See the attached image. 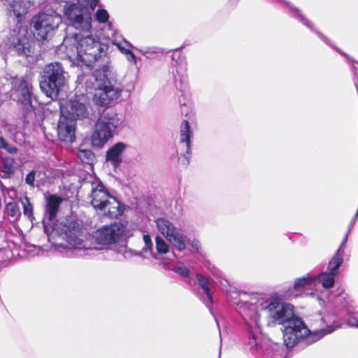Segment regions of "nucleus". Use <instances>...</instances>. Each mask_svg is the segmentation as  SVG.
Returning <instances> with one entry per match:
<instances>
[{
    "label": "nucleus",
    "mask_w": 358,
    "mask_h": 358,
    "mask_svg": "<svg viewBox=\"0 0 358 358\" xmlns=\"http://www.w3.org/2000/svg\"><path fill=\"white\" fill-rule=\"evenodd\" d=\"M65 228L62 236L66 246L62 243L53 244L55 250L61 252L62 249H65L66 255L69 257L85 255L90 250H100L101 245L113 244L126 236L125 226L120 222L100 227L92 234L85 233L75 223Z\"/></svg>",
    "instance_id": "f03ea898"
},
{
    "label": "nucleus",
    "mask_w": 358,
    "mask_h": 358,
    "mask_svg": "<svg viewBox=\"0 0 358 358\" xmlns=\"http://www.w3.org/2000/svg\"><path fill=\"white\" fill-rule=\"evenodd\" d=\"M21 203L23 207L24 215L29 218H31L33 217V205L31 203L29 198L27 196H24L21 199Z\"/></svg>",
    "instance_id": "4be33fe9"
},
{
    "label": "nucleus",
    "mask_w": 358,
    "mask_h": 358,
    "mask_svg": "<svg viewBox=\"0 0 358 358\" xmlns=\"http://www.w3.org/2000/svg\"><path fill=\"white\" fill-rule=\"evenodd\" d=\"M140 51L142 52L143 55L146 56L147 57H150V55L152 54L163 53L162 50L158 47L147 48L144 50H141Z\"/></svg>",
    "instance_id": "c85d7f7f"
},
{
    "label": "nucleus",
    "mask_w": 358,
    "mask_h": 358,
    "mask_svg": "<svg viewBox=\"0 0 358 358\" xmlns=\"http://www.w3.org/2000/svg\"><path fill=\"white\" fill-rule=\"evenodd\" d=\"M191 134L188 122L187 120L182 121L178 150L180 152V155L182 156L181 162L183 164H187L189 163Z\"/></svg>",
    "instance_id": "9b49d317"
},
{
    "label": "nucleus",
    "mask_w": 358,
    "mask_h": 358,
    "mask_svg": "<svg viewBox=\"0 0 358 358\" xmlns=\"http://www.w3.org/2000/svg\"><path fill=\"white\" fill-rule=\"evenodd\" d=\"M63 199L56 195H50L47 197L45 213L50 220H53L57 215L59 206Z\"/></svg>",
    "instance_id": "2eb2a0df"
},
{
    "label": "nucleus",
    "mask_w": 358,
    "mask_h": 358,
    "mask_svg": "<svg viewBox=\"0 0 358 358\" xmlns=\"http://www.w3.org/2000/svg\"><path fill=\"white\" fill-rule=\"evenodd\" d=\"M61 22V16L54 11L40 13L38 15L34 17L31 20L34 36L38 41L48 39Z\"/></svg>",
    "instance_id": "6e6552de"
},
{
    "label": "nucleus",
    "mask_w": 358,
    "mask_h": 358,
    "mask_svg": "<svg viewBox=\"0 0 358 358\" xmlns=\"http://www.w3.org/2000/svg\"><path fill=\"white\" fill-rule=\"evenodd\" d=\"M55 231H53L52 234L50 235V236L49 237V240L50 241L51 238H54L55 237Z\"/></svg>",
    "instance_id": "79ce46f5"
},
{
    "label": "nucleus",
    "mask_w": 358,
    "mask_h": 358,
    "mask_svg": "<svg viewBox=\"0 0 358 358\" xmlns=\"http://www.w3.org/2000/svg\"><path fill=\"white\" fill-rule=\"evenodd\" d=\"M196 280L198 281L199 285L203 289V292L206 295L207 300L206 301V306L211 305L213 302L212 294L210 292V287L213 285V282L211 280L202 276L200 274L196 275Z\"/></svg>",
    "instance_id": "f3484780"
},
{
    "label": "nucleus",
    "mask_w": 358,
    "mask_h": 358,
    "mask_svg": "<svg viewBox=\"0 0 358 358\" xmlns=\"http://www.w3.org/2000/svg\"><path fill=\"white\" fill-rule=\"evenodd\" d=\"M121 124L122 120L115 110H103L99 115L91 137L92 145L97 148L103 147Z\"/></svg>",
    "instance_id": "423d86ee"
},
{
    "label": "nucleus",
    "mask_w": 358,
    "mask_h": 358,
    "mask_svg": "<svg viewBox=\"0 0 358 358\" xmlns=\"http://www.w3.org/2000/svg\"><path fill=\"white\" fill-rule=\"evenodd\" d=\"M348 324L350 327H358V321L356 320H349L348 321Z\"/></svg>",
    "instance_id": "4c0bfd02"
},
{
    "label": "nucleus",
    "mask_w": 358,
    "mask_h": 358,
    "mask_svg": "<svg viewBox=\"0 0 358 358\" xmlns=\"http://www.w3.org/2000/svg\"><path fill=\"white\" fill-rule=\"evenodd\" d=\"M87 81L92 82L91 87L95 90L93 100L99 106L109 105L120 97L122 91L121 82L116 79L115 72L108 64L96 69Z\"/></svg>",
    "instance_id": "20e7f679"
},
{
    "label": "nucleus",
    "mask_w": 358,
    "mask_h": 358,
    "mask_svg": "<svg viewBox=\"0 0 358 358\" xmlns=\"http://www.w3.org/2000/svg\"><path fill=\"white\" fill-rule=\"evenodd\" d=\"M61 49L64 48L69 59L76 57L79 65L91 66L96 61L105 55L107 46L101 43L97 37L75 34L72 37L64 39Z\"/></svg>",
    "instance_id": "7ed1b4c3"
},
{
    "label": "nucleus",
    "mask_w": 358,
    "mask_h": 358,
    "mask_svg": "<svg viewBox=\"0 0 358 358\" xmlns=\"http://www.w3.org/2000/svg\"><path fill=\"white\" fill-rule=\"evenodd\" d=\"M342 55H345L349 60L353 62V60L348 55H347L346 54L342 53Z\"/></svg>",
    "instance_id": "37998d69"
},
{
    "label": "nucleus",
    "mask_w": 358,
    "mask_h": 358,
    "mask_svg": "<svg viewBox=\"0 0 358 358\" xmlns=\"http://www.w3.org/2000/svg\"><path fill=\"white\" fill-rule=\"evenodd\" d=\"M83 99L78 96H73L60 100L61 116L74 122L87 117L89 109Z\"/></svg>",
    "instance_id": "1a4fd4ad"
},
{
    "label": "nucleus",
    "mask_w": 358,
    "mask_h": 358,
    "mask_svg": "<svg viewBox=\"0 0 358 358\" xmlns=\"http://www.w3.org/2000/svg\"><path fill=\"white\" fill-rule=\"evenodd\" d=\"M317 35L319 36V37L324 42L326 43L328 45H330V42H329V40L326 37L324 36L323 34H322L320 32H317Z\"/></svg>",
    "instance_id": "e433bc0d"
},
{
    "label": "nucleus",
    "mask_w": 358,
    "mask_h": 358,
    "mask_svg": "<svg viewBox=\"0 0 358 358\" xmlns=\"http://www.w3.org/2000/svg\"><path fill=\"white\" fill-rule=\"evenodd\" d=\"M76 122L61 116L57 126V134L59 139L65 142H73L75 140Z\"/></svg>",
    "instance_id": "ddd939ff"
},
{
    "label": "nucleus",
    "mask_w": 358,
    "mask_h": 358,
    "mask_svg": "<svg viewBox=\"0 0 358 358\" xmlns=\"http://www.w3.org/2000/svg\"><path fill=\"white\" fill-rule=\"evenodd\" d=\"M14 87L19 101L27 110L31 108L32 85L23 79H17L14 82Z\"/></svg>",
    "instance_id": "f8f14e48"
},
{
    "label": "nucleus",
    "mask_w": 358,
    "mask_h": 358,
    "mask_svg": "<svg viewBox=\"0 0 358 358\" xmlns=\"http://www.w3.org/2000/svg\"><path fill=\"white\" fill-rule=\"evenodd\" d=\"M0 149L4 150L7 153L14 155L18 151L16 146L9 143L3 137H0Z\"/></svg>",
    "instance_id": "5701e85b"
},
{
    "label": "nucleus",
    "mask_w": 358,
    "mask_h": 358,
    "mask_svg": "<svg viewBox=\"0 0 358 358\" xmlns=\"http://www.w3.org/2000/svg\"><path fill=\"white\" fill-rule=\"evenodd\" d=\"M40 173L35 170H32L28 174H27L25 177V183L31 187H38V184H36L35 182H38L36 180V178L38 177Z\"/></svg>",
    "instance_id": "b1692460"
},
{
    "label": "nucleus",
    "mask_w": 358,
    "mask_h": 358,
    "mask_svg": "<svg viewBox=\"0 0 358 358\" xmlns=\"http://www.w3.org/2000/svg\"><path fill=\"white\" fill-rule=\"evenodd\" d=\"M315 275L307 274L305 276L298 278L294 283V289H299L308 285H313L315 287Z\"/></svg>",
    "instance_id": "6ab92c4d"
},
{
    "label": "nucleus",
    "mask_w": 358,
    "mask_h": 358,
    "mask_svg": "<svg viewBox=\"0 0 358 358\" xmlns=\"http://www.w3.org/2000/svg\"><path fill=\"white\" fill-rule=\"evenodd\" d=\"M66 83L65 72L60 63H50L44 67L40 87L48 97L52 99L57 98Z\"/></svg>",
    "instance_id": "0eeeda50"
},
{
    "label": "nucleus",
    "mask_w": 358,
    "mask_h": 358,
    "mask_svg": "<svg viewBox=\"0 0 358 358\" xmlns=\"http://www.w3.org/2000/svg\"><path fill=\"white\" fill-rule=\"evenodd\" d=\"M175 271L182 276H187L189 273V269L184 266L176 268Z\"/></svg>",
    "instance_id": "473e14b6"
},
{
    "label": "nucleus",
    "mask_w": 358,
    "mask_h": 358,
    "mask_svg": "<svg viewBox=\"0 0 358 358\" xmlns=\"http://www.w3.org/2000/svg\"><path fill=\"white\" fill-rule=\"evenodd\" d=\"M189 245L192 248V252H198L199 251L200 244L198 240L195 238L190 240V238L187 236L186 245Z\"/></svg>",
    "instance_id": "c756f323"
},
{
    "label": "nucleus",
    "mask_w": 358,
    "mask_h": 358,
    "mask_svg": "<svg viewBox=\"0 0 358 358\" xmlns=\"http://www.w3.org/2000/svg\"><path fill=\"white\" fill-rule=\"evenodd\" d=\"M7 213L11 217H15L19 211L17 205L14 202L8 203L6 206Z\"/></svg>",
    "instance_id": "cd10ccee"
},
{
    "label": "nucleus",
    "mask_w": 358,
    "mask_h": 358,
    "mask_svg": "<svg viewBox=\"0 0 358 358\" xmlns=\"http://www.w3.org/2000/svg\"><path fill=\"white\" fill-rule=\"evenodd\" d=\"M126 148V144L122 142L112 146L106 153L107 161L110 162L115 167L117 166L122 161L121 155Z\"/></svg>",
    "instance_id": "4468645a"
},
{
    "label": "nucleus",
    "mask_w": 358,
    "mask_h": 358,
    "mask_svg": "<svg viewBox=\"0 0 358 358\" xmlns=\"http://www.w3.org/2000/svg\"><path fill=\"white\" fill-rule=\"evenodd\" d=\"M126 55L129 61L136 62L135 56L131 50Z\"/></svg>",
    "instance_id": "f704fd0d"
},
{
    "label": "nucleus",
    "mask_w": 358,
    "mask_h": 358,
    "mask_svg": "<svg viewBox=\"0 0 358 358\" xmlns=\"http://www.w3.org/2000/svg\"><path fill=\"white\" fill-rule=\"evenodd\" d=\"M155 223L159 232L178 251H183L186 248L187 236L180 233L169 220L158 218Z\"/></svg>",
    "instance_id": "9d476101"
},
{
    "label": "nucleus",
    "mask_w": 358,
    "mask_h": 358,
    "mask_svg": "<svg viewBox=\"0 0 358 358\" xmlns=\"http://www.w3.org/2000/svg\"><path fill=\"white\" fill-rule=\"evenodd\" d=\"M343 255L341 252V247H339L336 254L329 260L325 271L336 276L343 262Z\"/></svg>",
    "instance_id": "dca6fc26"
},
{
    "label": "nucleus",
    "mask_w": 358,
    "mask_h": 358,
    "mask_svg": "<svg viewBox=\"0 0 358 358\" xmlns=\"http://www.w3.org/2000/svg\"><path fill=\"white\" fill-rule=\"evenodd\" d=\"M249 340V345L250 348H254L257 345L256 340L253 336L252 338H250Z\"/></svg>",
    "instance_id": "58836bf2"
},
{
    "label": "nucleus",
    "mask_w": 358,
    "mask_h": 358,
    "mask_svg": "<svg viewBox=\"0 0 358 358\" xmlns=\"http://www.w3.org/2000/svg\"><path fill=\"white\" fill-rule=\"evenodd\" d=\"M109 14L106 10L99 8L95 13V19L100 23H105L108 20Z\"/></svg>",
    "instance_id": "a878e982"
},
{
    "label": "nucleus",
    "mask_w": 358,
    "mask_h": 358,
    "mask_svg": "<svg viewBox=\"0 0 358 358\" xmlns=\"http://www.w3.org/2000/svg\"><path fill=\"white\" fill-rule=\"evenodd\" d=\"M182 81L180 80L179 82H178V80L176 79V88H178V89H180L182 88Z\"/></svg>",
    "instance_id": "a19ab883"
},
{
    "label": "nucleus",
    "mask_w": 358,
    "mask_h": 358,
    "mask_svg": "<svg viewBox=\"0 0 358 358\" xmlns=\"http://www.w3.org/2000/svg\"><path fill=\"white\" fill-rule=\"evenodd\" d=\"M113 44L115 45L121 51V52L124 55H127L130 51L128 48H127V47L131 46V45L124 38H122V42L118 41L117 39H115Z\"/></svg>",
    "instance_id": "bb28decb"
},
{
    "label": "nucleus",
    "mask_w": 358,
    "mask_h": 358,
    "mask_svg": "<svg viewBox=\"0 0 358 358\" xmlns=\"http://www.w3.org/2000/svg\"><path fill=\"white\" fill-rule=\"evenodd\" d=\"M350 231L348 230V231H347V233L345 234V237H344V238H343V242H342V243H341V246H340V247H341V252H342L343 254V248L344 247V245H345V244L346 241H348V234H349Z\"/></svg>",
    "instance_id": "c9c22d12"
},
{
    "label": "nucleus",
    "mask_w": 358,
    "mask_h": 358,
    "mask_svg": "<svg viewBox=\"0 0 358 358\" xmlns=\"http://www.w3.org/2000/svg\"><path fill=\"white\" fill-rule=\"evenodd\" d=\"M77 155L83 162L87 164H90L94 159L93 152L89 150H79Z\"/></svg>",
    "instance_id": "412c9836"
},
{
    "label": "nucleus",
    "mask_w": 358,
    "mask_h": 358,
    "mask_svg": "<svg viewBox=\"0 0 358 358\" xmlns=\"http://www.w3.org/2000/svg\"><path fill=\"white\" fill-rule=\"evenodd\" d=\"M4 129L9 131L10 133L14 134L16 132L17 129L15 125L10 124H4Z\"/></svg>",
    "instance_id": "72a5a7b5"
},
{
    "label": "nucleus",
    "mask_w": 358,
    "mask_h": 358,
    "mask_svg": "<svg viewBox=\"0 0 358 358\" xmlns=\"http://www.w3.org/2000/svg\"><path fill=\"white\" fill-rule=\"evenodd\" d=\"M296 13V15H297V17L299 18V20L303 24H305L306 26H307L309 29L313 30V24L312 23L308 21L307 19H306L301 13L300 12L296 9V8H293Z\"/></svg>",
    "instance_id": "2f4dec72"
},
{
    "label": "nucleus",
    "mask_w": 358,
    "mask_h": 358,
    "mask_svg": "<svg viewBox=\"0 0 358 358\" xmlns=\"http://www.w3.org/2000/svg\"><path fill=\"white\" fill-rule=\"evenodd\" d=\"M91 204L103 215L111 218H115L123 213L120 202L98 180L92 182Z\"/></svg>",
    "instance_id": "39448f33"
},
{
    "label": "nucleus",
    "mask_w": 358,
    "mask_h": 358,
    "mask_svg": "<svg viewBox=\"0 0 358 358\" xmlns=\"http://www.w3.org/2000/svg\"><path fill=\"white\" fill-rule=\"evenodd\" d=\"M335 277L336 275L326 271H323L319 275H315V287L317 284L320 283L324 289L331 288L335 283Z\"/></svg>",
    "instance_id": "a211bd4d"
},
{
    "label": "nucleus",
    "mask_w": 358,
    "mask_h": 358,
    "mask_svg": "<svg viewBox=\"0 0 358 358\" xmlns=\"http://www.w3.org/2000/svg\"><path fill=\"white\" fill-rule=\"evenodd\" d=\"M156 249L160 254H166L169 251V245L166 241L160 236L155 238Z\"/></svg>",
    "instance_id": "393cba45"
},
{
    "label": "nucleus",
    "mask_w": 358,
    "mask_h": 358,
    "mask_svg": "<svg viewBox=\"0 0 358 358\" xmlns=\"http://www.w3.org/2000/svg\"><path fill=\"white\" fill-rule=\"evenodd\" d=\"M15 159L13 157H5L2 159V171L10 174L14 171Z\"/></svg>",
    "instance_id": "aec40b11"
},
{
    "label": "nucleus",
    "mask_w": 358,
    "mask_h": 358,
    "mask_svg": "<svg viewBox=\"0 0 358 358\" xmlns=\"http://www.w3.org/2000/svg\"><path fill=\"white\" fill-rule=\"evenodd\" d=\"M143 241L145 243V248H143V251L145 252H147L149 251L150 254L152 252V242L149 235H144L143 236Z\"/></svg>",
    "instance_id": "7c9ffc66"
},
{
    "label": "nucleus",
    "mask_w": 358,
    "mask_h": 358,
    "mask_svg": "<svg viewBox=\"0 0 358 358\" xmlns=\"http://www.w3.org/2000/svg\"><path fill=\"white\" fill-rule=\"evenodd\" d=\"M244 293L230 290L229 296L234 303L240 305V309L244 319L253 322L259 328L264 321L262 316L266 317L265 323L268 327L276 324H287L284 329V343L288 348H292L301 340L308 343H313L325 335L333 332L335 328L329 326L325 327V322L320 315L315 316L314 321L309 329L301 319L294 315L293 306L284 302L276 296L265 298L259 295H254L249 302H242L238 300Z\"/></svg>",
    "instance_id": "f257e3e1"
},
{
    "label": "nucleus",
    "mask_w": 358,
    "mask_h": 358,
    "mask_svg": "<svg viewBox=\"0 0 358 358\" xmlns=\"http://www.w3.org/2000/svg\"><path fill=\"white\" fill-rule=\"evenodd\" d=\"M357 216H354L352 217V219L351 220L350 222V224H349V228H348V230L350 231L352 227L354 226V224H355V222H356V218H357Z\"/></svg>",
    "instance_id": "ea45409f"
}]
</instances>
